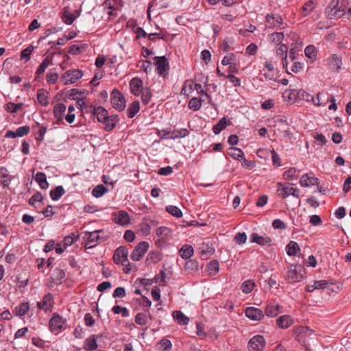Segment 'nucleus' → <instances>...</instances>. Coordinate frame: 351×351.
<instances>
[{"label": "nucleus", "mask_w": 351, "mask_h": 351, "mask_svg": "<svg viewBox=\"0 0 351 351\" xmlns=\"http://www.w3.org/2000/svg\"><path fill=\"white\" fill-rule=\"evenodd\" d=\"M294 184L289 182H278L276 194L278 196L285 199L289 196H293L296 199V204H300V190L294 187Z\"/></svg>", "instance_id": "nucleus-1"}, {"label": "nucleus", "mask_w": 351, "mask_h": 351, "mask_svg": "<svg viewBox=\"0 0 351 351\" xmlns=\"http://www.w3.org/2000/svg\"><path fill=\"white\" fill-rule=\"evenodd\" d=\"M305 274V269L301 265H291L287 267L286 279L289 283H295L302 281Z\"/></svg>", "instance_id": "nucleus-2"}, {"label": "nucleus", "mask_w": 351, "mask_h": 351, "mask_svg": "<svg viewBox=\"0 0 351 351\" xmlns=\"http://www.w3.org/2000/svg\"><path fill=\"white\" fill-rule=\"evenodd\" d=\"M111 104L117 110L121 112L125 108V100L123 95L117 89H114L111 93Z\"/></svg>", "instance_id": "nucleus-3"}, {"label": "nucleus", "mask_w": 351, "mask_h": 351, "mask_svg": "<svg viewBox=\"0 0 351 351\" xmlns=\"http://www.w3.org/2000/svg\"><path fill=\"white\" fill-rule=\"evenodd\" d=\"M265 20L266 26L268 28H278L280 29H283L287 27V23H283V19L281 16L278 14H267Z\"/></svg>", "instance_id": "nucleus-4"}, {"label": "nucleus", "mask_w": 351, "mask_h": 351, "mask_svg": "<svg viewBox=\"0 0 351 351\" xmlns=\"http://www.w3.org/2000/svg\"><path fill=\"white\" fill-rule=\"evenodd\" d=\"M82 75V71L79 69L69 70L61 77L60 81L64 85L71 84L80 79Z\"/></svg>", "instance_id": "nucleus-5"}, {"label": "nucleus", "mask_w": 351, "mask_h": 351, "mask_svg": "<svg viewBox=\"0 0 351 351\" xmlns=\"http://www.w3.org/2000/svg\"><path fill=\"white\" fill-rule=\"evenodd\" d=\"M149 247V244L147 241H141L135 247L132 251L130 258L134 261H139L146 254Z\"/></svg>", "instance_id": "nucleus-6"}, {"label": "nucleus", "mask_w": 351, "mask_h": 351, "mask_svg": "<svg viewBox=\"0 0 351 351\" xmlns=\"http://www.w3.org/2000/svg\"><path fill=\"white\" fill-rule=\"evenodd\" d=\"M339 0H332L327 8L328 15L329 17L339 18L346 13L345 9L339 6Z\"/></svg>", "instance_id": "nucleus-7"}, {"label": "nucleus", "mask_w": 351, "mask_h": 351, "mask_svg": "<svg viewBox=\"0 0 351 351\" xmlns=\"http://www.w3.org/2000/svg\"><path fill=\"white\" fill-rule=\"evenodd\" d=\"M265 346V341L262 335L254 336L248 342L249 351H262Z\"/></svg>", "instance_id": "nucleus-8"}, {"label": "nucleus", "mask_w": 351, "mask_h": 351, "mask_svg": "<svg viewBox=\"0 0 351 351\" xmlns=\"http://www.w3.org/2000/svg\"><path fill=\"white\" fill-rule=\"evenodd\" d=\"M99 234H104L103 230H95L93 232H88L86 233V239L87 243L86 244V248H91L97 245L98 243H101L99 241Z\"/></svg>", "instance_id": "nucleus-9"}, {"label": "nucleus", "mask_w": 351, "mask_h": 351, "mask_svg": "<svg viewBox=\"0 0 351 351\" xmlns=\"http://www.w3.org/2000/svg\"><path fill=\"white\" fill-rule=\"evenodd\" d=\"M326 61L328 69L332 72H339L341 69V57L337 54L330 55Z\"/></svg>", "instance_id": "nucleus-10"}, {"label": "nucleus", "mask_w": 351, "mask_h": 351, "mask_svg": "<svg viewBox=\"0 0 351 351\" xmlns=\"http://www.w3.org/2000/svg\"><path fill=\"white\" fill-rule=\"evenodd\" d=\"M80 15V11L71 12L69 7H65L62 11V20L65 24L71 25Z\"/></svg>", "instance_id": "nucleus-11"}, {"label": "nucleus", "mask_w": 351, "mask_h": 351, "mask_svg": "<svg viewBox=\"0 0 351 351\" xmlns=\"http://www.w3.org/2000/svg\"><path fill=\"white\" fill-rule=\"evenodd\" d=\"M128 251L124 246L118 247L113 255V260L116 264H122L128 261Z\"/></svg>", "instance_id": "nucleus-12"}, {"label": "nucleus", "mask_w": 351, "mask_h": 351, "mask_svg": "<svg viewBox=\"0 0 351 351\" xmlns=\"http://www.w3.org/2000/svg\"><path fill=\"white\" fill-rule=\"evenodd\" d=\"M154 60V64L156 65V71L158 75H162L169 70V62L165 56H156Z\"/></svg>", "instance_id": "nucleus-13"}, {"label": "nucleus", "mask_w": 351, "mask_h": 351, "mask_svg": "<svg viewBox=\"0 0 351 351\" xmlns=\"http://www.w3.org/2000/svg\"><path fill=\"white\" fill-rule=\"evenodd\" d=\"M282 306L279 304L271 302L267 304L265 313L267 317H274L282 312Z\"/></svg>", "instance_id": "nucleus-14"}, {"label": "nucleus", "mask_w": 351, "mask_h": 351, "mask_svg": "<svg viewBox=\"0 0 351 351\" xmlns=\"http://www.w3.org/2000/svg\"><path fill=\"white\" fill-rule=\"evenodd\" d=\"M318 178L314 177L312 173H305L302 176L300 180V184L302 187L318 185Z\"/></svg>", "instance_id": "nucleus-15"}, {"label": "nucleus", "mask_w": 351, "mask_h": 351, "mask_svg": "<svg viewBox=\"0 0 351 351\" xmlns=\"http://www.w3.org/2000/svg\"><path fill=\"white\" fill-rule=\"evenodd\" d=\"M245 315L250 319L258 321L263 318L264 314L263 311L258 308L247 307L245 309Z\"/></svg>", "instance_id": "nucleus-16"}, {"label": "nucleus", "mask_w": 351, "mask_h": 351, "mask_svg": "<svg viewBox=\"0 0 351 351\" xmlns=\"http://www.w3.org/2000/svg\"><path fill=\"white\" fill-rule=\"evenodd\" d=\"M53 304V297L50 293L44 295L42 301L37 303V306L39 308L43 309L47 311L50 310Z\"/></svg>", "instance_id": "nucleus-17"}, {"label": "nucleus", "mask_w": 351, "mask_h": 351, "mask_svg": "<svg viewBox=\"0 0 351 351\" xmlns=\"http://www.w3.org/2000/svg\"><path fill=\"white\" fill-rule=\"evenodd\" d=\"M64 321L58 314L55 313L49 321V326L53 332H58L62 328Z\"/></svg>", "instance_id": "nucleus-18"}, {"label": "nucleus", "mask_w": 351, "mask_h": 351, "mask_svg": "<svg viewBox=\"0 0 351 351\" xmlns=\"http://www.w3.org/2000/svg\"><path fill=\"white\" fill-rule=\"evenodd\" d=\"M114 221L119 225L125 226L130 223V216L124 210H120L117 213L113 214Z\"/></svg>", "instance_id": "nucleus-19"}, {"label": "nucleus", "mask_w": 351, "mask_h": 351, "mask_svg": "<svg viewBox=\"0 0 351 351\" xmlns=\"http://www.w3.org/2000/svg\"><path fill=\"white\" fill-rule=\"evenodd\" d=\"M130 87L132 94L139 95L144 88H143V82L138 77H134L130 82Z\"/></svg>", "instance_id": "nucleus-20"}, {"label": "nucleus", "mask_w": 351, "mask_h": 351, "mask_svg": "<svg viewBox=\"0 0 351 351\" xmlns=\"http://www.w3.org/2000/svg\"><path fill=\"white\" fill-rule=\"evenodd\" d=\"M293 324V319L289 315H283L276 319L277 326L282 329H286Z\"/></svg>", "instance_id": "nucleus-21"}, {"label": "nucleus", "mask_w": 351, "mask_h": 351, "mask_svg": "<svg viewBox=\"0 0 351 351\" xmlns=\"http://www.w3.org/2000/svg\"><path fill=\"white\" fill-rule=\"evenodd\" d=\"M98 348L97 336L92 335L86 338L84 343V349L86 351H93Z\"/></svg>", "instance_id": "nucleus-22"}, {"label": "nucleus", "mask_w": 351, "mask_h": 351, "mask_svg": "<svg viewBox=\"0 0 351 351\" xmlns=\"http://www.w3.org/2000/svg\"><path fill=\"white\" fill-rule=\"evenodd\" d=\"M287 51L288 47L285 44H281L276 49V55L280 56L282 58L283 67L286 69L288 65Z\"/></svg>", "instance_id": "nucleus-23"}, {"label": "nucleus", "mask_w": 351, "mask_h": 351, "mask_svg": "<svg viewBox=\"0 0 351 351\" xmlns=\"http://www.w3.org/2000/svg\"><path fill=\"white\" fill-rule=\"evenodd\" d=\"M66 109V106L62 103L58 104L54 106L53 112L55 118L58 121L63 119Z\"/></svg>", "instance_id": "nucleus-24"}, {"label": "nucleus", "mask_w": 351, "mask_h": 351, "mask_svg": "<svg viewBox=\"0 0 351 351\" xmlns=\"http://www.w3.org/2000/svg\"><path fill=\"white\" fill-rule=\"evenodd\" d=\"M173 317L180 325H187L189 322V318L180 311L173 312Z\"/></svg>", "instance_id": "nucleus-25"}, {"label": "nucleus", "mask_w": 351, "mask_h": 351, "mask_svg": "<svg viewBox=\"0 0 351 351\" xmlns=\"http://www.w3.org/2000/svg\"><path fill=\"white\" fill-rule=\"evenodd\" d=\"M300 171L295 167H291L283 173L282 177L285 180H295L299 176Z\"/></svg>", "instance_id": "nucleus-26"}, {"label": "nucleus", "mask_w": 351, "mask_h": 351, "mask_svg": "<svg viewBox=\"0 0 351 351\" xmlns=\"http://www.w3.org/2000/svg\"><path fill=\"white\" fill-rule=\"evenodd\" d=\"M317 2L314 0H309L306 2L302 8V15L306 16L310 14L315 8Z\"/></svg>", "instance_id": "nucleus-27"}, {"label": "nucleus", "mask_w": 351, "mask_h": 351, "mask_svg": "<svg viewBox=\"0 0 351 351\" xmlns=\"http://www.w3.org/2000/svg\"><path fill=\"white\" fill-rule=\"evenodd\" d=\"M250 241L252 243H256L262 245L269 244L271 242V239L269 237L259 236L257 233L254 232L250 235Z\"/></svg>", "instance_id": "nucleus-28"}, {"label": "nucleus", "mask_w": 351, "mask_h": 351, "mask_svg": "<svg viewBox=\"0 0 351 351\" xmlns=\"http://www.w3.org/2000/svg\"><path fill=\"white\" fill-rule=\"evenodd\" d=\"M286 251L289 256H295L300 251L299 245L295 241H290L286 246Z\"/></svg>", "instance_id": "nucleus-29"}, {"label": "nucleus", "mask_w": 351, "mask_h": 351, "mask_svg": "<svg viewBox=\"0 0 351 351\" xmlns=\"http://www.w3.org/2000/svg\"><path fill=\"white\" fill-rule=\"evenodd\" d=\"M161 259V254L158 251H152L150 252L146 259L145 263L147 265L156 263Z\"/></svg>", "instance_id": "nucleus-30"}, {"label": "nucleus", "mask_w": 351, "mask_h": 351, "mask_svg": "<svg viewBox=\"0 0 351 351\" xmlns=\"http://www.w3.org/2000/svg\"><path fill=\"white\" fill-rule=\"evenodd\" d=\"M35 180L39 184V186L41 189H46L48 188L49 184L47 181V178L44 173H37L35 176Z\"/></svg>", "instance_id": "nucleus-31"}, {"label": "nucleus", "mask_w": 351, "mask_h": 351, "mask_svg": "<svg viewBox=\"0 0 351 351\" xmlns=\"http://www.w3.org/2000/svg\"><path fill=\"white\" fill-rule=\"evenodd\" d=\"M171 230L165 226H161L156 229V234L161 240L167 239L171 234Z\"/></svg>", "instance_id": "nucleus-32"}, {"label": "nucleus", "mask_w": 351, "mask_h": 351, "mask_svg": "<svg viewBox=\"0 0 351 351\" xmlns=\"http://www.w3.org/2000/svg\"><path fill=\"white\" fill-rule=\"evenodd\" d=\"M10 178L7 174V169L5 168H0V186L5 187L9 185Z\"/></svg>", "instance_id": "nucleus-33"}, {"label": "nucleus", "mask_w": 351, "mask_h": 351, "mask_svg": "<svg viewBox=\"0 0 351 351\" xmlns=\"http://www.w3.org/2000/svg\"><path fill=\"white\" fill-rule=\"evenodd\" d=\"M228 126L227 120L225 117L221 118L219 122L213 127V132L215 134H219Z\"/></svg>", "instance_id": "nucleus-34"}, {"label": "nucleus", "mask_w": 351, "mask_h": 351, "mask_svg": "<svg viewBox=\"0 0 351 351\" xmlns=\"http://www.w3.org/2000/svg\"><path fill=\"white\" fill-rule=\"evenodd\" d=\"M140 104L138 101H134L128 107V117L129 118H133L139 111Z\"/></svg>", "instance_id": "nucleus-35"}, {"label": "nucleus", "mask_w": 351, "mask_h": 351, "mask_svg": "<svg viewBox=\"0 0 351 351\" xmlns=\"http://www.w3.org/2000/svg\"><path fill=\"white\" fill-rule=\"evenodd\" d=\"M180 253L182 258H189L193 254V248L191 245H184L180 249Z\"/></svg>", "instance_id": "nucleus-36"}, {"label": "nucleus", "mask_w": 351, "mask_h": 351, "mask_svg": "<svg viewBox=\"0 0 351 351\" xmlns=\"http://www.w3.org/2000/svg\"><path fill=\"white\" fill-rule=\"evenodd\" d=\"M117 121L116 116H108L103 123L104 129L107 131L112 130L115 127Z\"/></svg>", "instance_id": "nucleus-37"}, {"label": "nucleus", "mask_w": 351, "mask_h": 351, "mask_svg": "<svg viewBox=\"0 0 351 351\" xmlns=\"http://www.w3.org/2000/svg\"><path fill=\"white\" fill-rule=\"evenodd\" d=\"M65 193L64 188L62 186H58L54 189L50 191L51 198L56 201L59 199Z\"/></svg>", "instance_id": "nucleus-38"}, {"label": "nucleus", "mask_w": 351, "mask_h": 351, "mask_svg": "<svg viewBox=\"0 0 351 351\" xmlns=\"http://www.w3.org/2000/svg\"><path fill=\"white\" fill-rule=\"evenodd\" d=\"M296 94L298 95V99L304 100L306 101H313L314 104H316L314 97L302 89H297Z\"/></svg>", "instance_id": "nucleus-39"}, {"label": "nucleus", "mask_w": 351, "mask_h": 351, "mask_svg": "<svg viewBox=\"0 0 351 351\" xmlns=\"http://www.w3.org/2000/svg\"><path fill=\"white\" fill-rule=\"evenodd\" d=\"M95 114L97 117V119L100 123L104 121L108 118V112L103 107H98L95 110Z\"/></svg>", "instance_id": "nucleus-40"}, {"label": "nucleus", "mask_w": 351, "mask_h": 351, "mask_svg": "<svg viewBox=\"0 0 351 351\" xmlns=\"http://www.w3.org/2000/svg\"><path fill=\"white\" fill-rule=\"evenodd\" d=\"M189 134V132L187 130V129L182 128L178 130H174L172 132H171L170 138L171 139H176L178 138H184Z\"/></svg>", "instance_id": "nucleus-41"}, {"label": "nucleus", "mask_w": 351, "mask_h": 351, "mask_svg": "<svg viewBox=\"0 0 351 351\" xmlns=\"http://www.w3.org/2000/svg\"><path fill=\"white\" fill-rule=\"evenodd\" d=\"M284 38L285 35L282 32H274L269 35V40L274 45L280 44Z\"/></svg>", "instance_id": "nucleus-42"}, {"label": "nucleus", "mask_w": 351, "mask_h": 351, "mask_svg": "<svg viewBox=\"0 0 351 351\" xmlns=\"http://www.w3.org/2000/svg\"><path fill=\"white\" fill-rule=\"evenodd\" d=\"M228 154L234 159L240 160L244 157L243 151L237 147H230L228 149Z\"/></svg>", "instance_id": "nucleus-43"}, {"label": "nucleus", "mask_w": 351, "mask_h": 351, "mask_svg": "<svg viewBox=\"0 0 351 351\" xmlns=\"http://www.w3.org/2000/svg\"><path fill=\"white\" fill-rule=\"evenodd\" d=\"M297 89H291L286 90L283 93V97L291 103H293L298 99V95L296 94Z\"/></svg>", "instance_id": "nucleus-44"}, {"label": "nucleus", "mask_w": 351, "mask_h": 351, "mask_svg": "<svg viewBox=\"0 0 351 351\" xmlns=\"http://www.w3.org/2000/svg\"><path fill=\"white\" fill-rule=\"evenodd\" d=\"M255 287V283L252 280H247L241 286V289L245 293H250Z\"/></svg>", "instance_id": "nucleus-45"}, {"label": "nucleus", "mask_w": 351, "mask_h": 351, "mask_svg": "<svg viewBox=\"0 0 351 351\" xmlns=\"http://www.w3.org/2000/svg\"><path fill=\"white\" fill-rule=\"evenodd\" d=\"M107 191H108V189H106V187H105L102 184H99V185H97V186H95L93 189L92 195L94 197L99 198V197H101L102 195H104Z\"/></svg>", "instance_id": "nucleus-46"}, {"label": "nucleus", "mask_w": 351, "mask_h": 351, "mask_svg": "<svg viewBox=\"0 0 351 351\" xmlns=\"http://www.w3.org/2000/svg\"><path fill=\"white\" fill-rule=\"evenodd\" d=\"M202 106V99L197 97H193L189 102V108L193 111L198 110Z\"/></svg>", "instance_id": "nucleus-47"}, {"label": "nucleus", "mask_w": 351, "mask_h": 351, "mask_svg": "<svg viewBox=\"0 0 351 351\" xmlns=\"http://www.w3.org/2000/svg\"><path fill=\"white\" fill-rule=\"evenodd\" d=\"M166 210L171 214V215L180 218L182 216V210L176 206H168L166 207Z\"/></svg>", "instance_id": "nucleus-48"}, {"label": "nucleus", "mask_w": 351, "mask_h": 351, "mask_svg": "<svg viewBox=\"0 0 351 351\" xmlns=\"http://www.w3.org/2000/svg\"><path fill=\"white\" fill-rule=\"evenodd\" d=\"M193 84L191 81L186 80L182 86L181 93L182 94L189 96V95L193 92Z\"/></svg>", "instance_id": "nucleus-49"}, {"label": "nucleus", "mask_w": 351, "mask_h": 351, "mask_svg": "<svg viewBox=\"0 0 351 351\" xmlns=\"http://www.w3.org/2000/svg\"><path fill=\"white\" fill-rule=\"evenodd\" d=\"M47 93L43 90H39L37 93V99L39 104L42 106H47L48 104V97Z\"/></svg>", "instance_id": "nucleus-50"}, {"label": "nucleus", "mask_w": 351, "mask_h": 351, "mask_svg": "<svg viewBox=\"0 0 351 351\" xmlns=\"http://www.w3.org/2000/svg\"><path fill=\"white\" fill-rule=\"evenodd\" d=\"M135 322L140 326H145L148 322V318L145 313H138L135 317Z\"/></svg>", "instance_id": "nucleus-51"}, {"label": "nucleus", "mask_w": 351, "mask_h": 351, "mask_svg": "<svg viewBox=\"0 0 351 351\" xmlns=\"http://www.w3.org/2000/svg\"><path fill=\"white\" fill-rule=\"evenodd\" d=\"M141 94L142 102L144 104H147L149 102L152 97L150 89L148 88H144V89L142 90Z\"/></svg>", "instance_id": "nucleus-52"}, {"label": "nucleus", "mask_w": 351, "mask_h": 351, "mask_svg": "<svg viewBox=\"0 0 351 351\" xmlns=\"http://www.w3.org/2000/svg\"><path fill=\"white\" fill-rule=\"evenodd\" d=\"M50 64H52V60L51 59L49 58H46L42 63L40 64L39 67L38 68L36 71V74L40 75L45 72V69L47 68V66Z\"/></svg>", "instance_id": "nucleus-53"}, {"label": "nucleus", "mask_w": 351, "mask_h": 351, "mask_svg": "<svg viewBox=\"0 0 351 351\" xmlns=\"http://www.w3.org/2000/svg\"><path fill=\"white\" fill-rule=\"evenodd\" d=\"M184 268L187 271H197L199 269V264L195 260H189L186 261Z\"/></svg>", "instance_id": "nucleus-54"}, {"label": "nucleus", "mask_w": 351, "mask_h": 351, "mask_svg": "<svg viewBox=\"0 0 351 351\" xmlns=\"http://www.w3.org/2000/svg\"><path fill=\"white\" fill-rule=\"evenodd\" d=\"M21 108L22 104H15L14 103L12 102H9L5 106V110L10 113H14Z\"/></svg>", "instance_id": "nucleus-55"}, {"label": "nucleus", "mask_w": 351, "mask_h": 351, "mask_svg": "<svg viewBox=\"0 0 351 351\" xmlns=\"http://www.w3.org/2000/svg\"><path fill=\"white\" fill-rule=\"evenodd\" d=\"M112 310L114 314L121 313L123 317H127L129 316V311L125 307L117 305L114 306Z\"/></svg>", "instance_id": "nucleus-56"}, {"label": "nucleus", "mask_w": 351, "mask_h": 351, "mask_svg": "<svg viewBox=\"0 0 351 351\" xmlns=\"http://www.w3.org/2000/svg\"><path fill=\"white\" fill-rule=\"evenodd\" d=\"M304 53L306 57L313 59L316 57L317 50L313 45H308L305 48Z\"/></svg>", "instance_id": "nucleus-57"}, {"label": "nucleus", "mask_w": 351, "mask_h": 351, "mask_svg": "<svg viewBox=\"0 0 351 351\" xmlns=\"http://www.w3.org/2000/svg\"><path fill=\"white\" fill-rule=\"evenodd\" d=\"M43 199V195L40 192L34 193L29 200V204L32 206H36V202H40Z\"/></svg>", "instance_id": "nucleus-58"}, {"label": "nucleus", "mask_w": 351, "mask_h": 351, "mask_svg": "<svg viewBox=\"0 0 351 351\" xmlns=\"http://www.w3.org/2000/svg\"><path fill=\"white\" fill-rule=\"evenodd\" d=\"M22 136V127H19L16 131L8 130L6 132L5 138H16Z\"/></svg>", "instance_id": "nucleus-59"}, {"label": "nucleus", "mask_w": 351, "mask_h": 351, "mask_svg": "<svg viewBox=\"0 0 351 351\" xmlns=\"http://www.w3.org/2000/svg\"><path fill=\"white\" fill-rule=\"evenodd\" d=\"M313 332V331L308 327H300L296 330L298 338L310 335Z\"/></svg>", "instance_id": "nucleus-60"}, {"label": "nucleus", "mask_w": 351, "mask_h": 351, "mask_svg": "<svg viewBox=\"0 0 351 351\" xmlns=\"http://www.w3.org/2000/svg\"><path fill=\"white\" fill-rule=\"evenodd\" d=\"M208 270L210 274H215L219 271V263L217 261H212L208 265Z\"/></svg>", "instance_id": "nucleus-61"}, {"label": "nucleus", "mask_w": 351, "mask_h": 351, "mask_svg": "<svg viewBox=\"0 0 351 351\" xmlns=\"http://www.w3.org/2000/svg\"><path fill=\"white\" fill-rule=\"evenodd\" d=\"M84 49V47L83 45H73L69 47L68 52L73 55H77L81 53Z\"/></svg>", "instance_id": "nucleus-62"}, {"label": "nucleus", "mask_w": 351, "mask_h": 351, "mask_svg": "<svg viewBox=\"0 0 351 351\" xmlns=\"http://www.w3.org/2000/svg\"><path fill=\"white\" fill-rule=\"evenodd\" d=\"M234 239L237 244L241 245L246 242L247 235L245 232H239L234 236Z\"/></svg>", "instance_id": "nucleus-63"}, {"label": "nucleus", "mask_w": 351, "mask_h": 351, "mask_svg": "<svg viewBox=\"0 0 351 351\" xmlns=\"http://www.w3.org/2000/svg\"><path fill=\"white\" fill-rule=\"evenodd\" d=\"M197 335L200 338H205L207 333L204 330V325L202 323H197L196 324Z\"/></svg>", "instance_id": "nucleus-64"}]
</instances>
